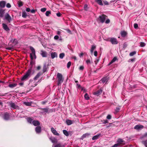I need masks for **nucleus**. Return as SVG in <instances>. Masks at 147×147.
<instances>
[{"label":"nucleus","instance_id":"20e7f679","mask_svg":"<svg viewBox=\"0 0 147 147\" xmlns=\"http://www.w3.org/2000/svg\"><path fill=\"white\" fill-rule=\"evenodd\" d=\"M39 81H38V82H36L34 81L33 80H30L29 85L32 87L36 86L38 84V82Z\"/></svg>","mask_w":147,"mask_h":147},{"label":"nucleus","instance_id":"f257e3e1","mask_svg":"<svg viewBox=\"0 0 147 147\" xmlns=\"http://www.w3.org/2000/svg\"><path fill=\"white\" fill-rule=\"evenodd\" d=\"M31 72V69H29L21 79L22 81H26L30 77Z\"/></svg>","mask_w":147,"mask_h":147},{"label":"nucleus","instance_id":"9d476101","mask_svg":"<svg viewBox=\"0 0 147 147\" xmlns=\"http://www.w3.org/2000/svg\"><path fill=\"white\" fill-rule=\"evenodd\" d=\"M144 127L143 126L141 125H136L134 127V129L137 130L141 129H143Z\"/></svg>","mask_w":147,"mask_h":147},{"label":"nucleus","instance_id":"a18cd8bd","mask_svg":"<svg viewBox=\"0 0 147 147\" xmlns=\"http://www.w3.org/2000/svg\"><path fill=\"white\" fill-rule=\"evenodd\" d=\"M47 67L46 66H44L43 67V71L44 72H45L47 71Z\"/></svg>","mask_w":147,"mask_h":147},{"label":"nucleus","instance_id":"49530a36","mask_svg":"<svg viewBox=\"0 0 147 147\" xmlns=\"http://www.w3.org/2000/svg\"><path fill=\"white\" fill-rule=\"evenodd\" d=\"M46 8H43L41 9V11L42 12H44L46 10Z\"/></svg>","mask_w":147,"mask_h":147},{"label":"nucleus","instance_id":"c03bdc74","mask_svg":"<svg viewBox=\"0 0 147 147\" xmlns=\"http://www.w3.org/2000/svg\"><path fill=\"white\" fill-rule=\"evenodd\" d=\"M71 64V63L70 61H69L67 65V68H69L70 67Z\"/></svg>","mask_w":147,"mask_h":147},{"label":"nucleus","instance_id":"58836bf2","mask_svg":"<svg viewBox=\"0 0 147 147\" xmlns=\"http://www.w3.org/2000/svg\"><path fill=\"white\" fill-rule=\"evenodd\" d=\"M62 30H61L59 29L57 32V34L59 36H60L62 32Z\"/></svg>","mask_w":147,"mask_h":147},{"label":"nucleus","instance_id":"423d86ee","mask_svg":"<svg viewBox=\"0 0 147 147\" xmlns=\"http://www.w3.org/2000/svg\"><path fill=\"white\" fill-rule=\"evenodd\" d=\"M5 19L9 22H10L12 20L11 17L7 13L5 14Z\"/></svg>","mask_w":147,"mask_h":147},{"label":"nucleus","instance_id":"4468645a","mask_svg":"<svg viewBox=\"0 0 147 147\" xmlns=\"http://www.w3.org/2000/svg\"><path fill=\"white\" fill-rule=\"evenodd\" d=\"M96 46L95 45H92L91 46L90 50L91 53L92 54L94 50L96 49Z\"/></svg>","mask_w":147,"mask_h":147},{"label":"nucleus","instance_id":"7c9ffc66","mask_svg":"<svg viewBox=\"0 0 147 147\" xmlns=\"http://www.w3.org/2000/svg\"><path fill=\"white\" fill-rule=\"evenodd\" d=\"M63 134L66 136H69V133L67 131L65 130H63Z\"/></svg>","mask_w":147,"mask_h":147},{"label":"nucleus","instance_id":"680f3d73","mask_svg":"<svg viewBox=\"0 0 147 147\" xmlns=\"http://www.w3.org/2000/svg\"><path fill=\"white\" fill-rule=\"evenodd\" d=\"M86 63L87 64H89L90 63V59H88L86 61Z\"/></svg>","mask_w":147,"mask_h":147},{"label":"nucleus","instance_id":"4c0bfd02","mask_svg":"<svg viewBox=\"0 0 147 147\" xmlns=\"http://www.w3.org/2000/svg\"><path fill=\"white\" fill-rule=\"evenodd\" d=\"M142 143L144 144L146 147H147V140L145 141H143Z\"/></svg>","mask_w":147,"mask_h":147},{"label":"nucleus","instance_id":"bb28decb","mask_svg":"<svg viewBox=\"0 0 147 147\" xmlns=\"http://www.w3.org/2000/svg\"><path fill=\"white\" fill-rule=\"evenodd\" d=\"M4 13V11L2 9H0V17L3 16Z\"/></svg>","mask_w":147,"mask_h":147},{"label":"nucleus","instance_id":"b1692460","mask_svg":"<svg viewBox=\"0 0 147 147\" xmlns=\"http://www.w3.org/2000/svg\"><path fill=\"white\" fill-rule=\"evenodd\" d=\"M66 124L68 125H70L73 123V121L69 119H67L66 121Z\"/></svg>","mask_w":147,"mask_h":147},{"label":"nucleus","instance_id":"4be33fe9","mask_svg":"<svg viewBox=\"0 0 147 147\" xmlns=\"http://www.w3.org/2000/svg\"><path fill=\"white\" fill-rule=\"evenodd\" d=\"M34 126H37L40 125V123L38 121H34L32 122Z\"/></svg>","mask_w":147,"mask_h":147},{"label":"nucleus","instance_id":"69168bd1","mask_svg":"<svg viewBox=\"0 0 147 147\" xmlns=\"http://www.w3.org/2000/svg\"><path fill=\"white\" fill-rule=\"evenodd\" d=\"M26 10L27 12H29L30 11V8L28 7L26 8Z\"/></svg>","mask_w":147,"mask_h":147},{"label":"nucleus","instance_id":"f3484780","mask_svg":"<svg viewBox=\"0 0 147 147\" xmlns=\"http://www.w3.org/2000/svg\"><path fill=\"white\" fill-rule=\"evenodd\" d=\"M6 2L4 1H0V7L3 8L5 7Z\"/></svg>","mask_w":147,"mask_h":147},{"label":"nucleus","instance_id":"2f4dec72","mask_svg":"<svg viewBox=\"0 0 147 147\" xmlns=\"http://www.w3.org/2000/svg\"><path fill=\"white\" fill-rule=\"evenodd\" d=\"M99 136L100 135H97L94 136L92 138V140H95L98 139L99 138Z\"/></svg>","mask_w":147,"mask_h":147},{"label":"nucleus","instance_id":"aec40b11","mask_svg":"<svg viewBox=\"0 0 147 147\" xmlns=\"http://www.w3.org/2000/svg\"><path fill=\"white\" fill-rule=\"evenodd\" d=\"M41 54L43 57H46L47 56V53L45 51H41Z\"/></svg>","mask_w":147,"mask_h":147},{"label":"nucleus","instance_id":"4d7b16f0","mask_svg":"<svg viewBox=\"0 0 147 147\" xmlns=\"http://www.w3.org/2000/svg\"><path fill=\"white\" fill-rule=\"evenodd\" d=\"M66 31H67V32L68 33H69L70 34H72L71 31L70 30H69V29H66Z\"/></svg>","mask_w":147,"mask_h":147},{"label":"nucleus","instance_id":"e433bc0d","mask_svg":"<svg viewBox=\"0 0 147 147\" xmlns=\"http://www.w3.org/2000/svg\"><path fill=\"white\" fill-rule=\"evenodd\" d=\"M51 14V11H47L45 13V15L46 16H49V15Z\"/></svg>","mask_w":147,"mask_h":147},{"label":"nucleus","instance_id":"393cba45","mask_svg":"<svg viewBox=\"0 0 147 147\" xmlns=\"http://www.w3.org/2000/svg\"><path fill=\"white\" fill-rule=\"evenodd\" d=\"M95 1L99 5H103V4L102 2V0H95Z\"/></svg>","mask_w":147,"mask_h":147},{"label":"nucleus","instance_id":"c9c22d12","mask_svg":"<svg viewBox=\"0 0 147 147\" xmlns=\"http://www.w3.org/2000/svg\"><path fill=\"white\" fill-rule=\"evenodd\" d=\"M27 120L28 123H31L33 120V119L31 118H28L27 119Z\"/></svg>","mask_w":147,"mask_h":147},{"label":"nucleus","instance_id":"0eeeda50","mask_svg":"<svg viewBox=\"0 0 147 147\" xmlns=\"http://www.w3.org/2000/svg\"><path fill=\"white\" fill-rule=\"evenodd\" d=\"M100 22L102 23H103L106 19V16L105 15H102L99 17Z\"/></svg>","mask_w":147,"mask_h":147},{"label":"nucleus","instance_id":"dca6fc26","mask_svg":"<svg viewBox=\"0 0 147 147\" xmlns=\"http://www.w3.org/2000/svg\"><path fill=\"white\" fill-rule=\"evenodd\" d=\"M3 25V28L4 29H5V30H6V31H8L9 30V29L7 26L5 24L3 23L2 24Z\"/></svg>","mask_w":147,"mask_h":147},{"label":"nucleus","instance_id":"1a4fd4ad","mask_svg":"<svg viewBox=\"0 0 147 147\" xmlns=\"http://www.w3.org/2000/svg\"><path fill=\"white\" fill-rule=\"evenodd\" d=\"M3 118L4 119L7 120L9 119V113H4Z\"/></svg>","mask_w":147,"mask_h":147},{"label":"nucleus","instance_id":"0e129e2a","mask_svg":"<svg viewBox=\"0 0 147 147\" xmlns=\"http://www.w3.org/2000/svg\"><path fill=\"white\" fill-rule=\"evenodd\" d=\"M110 21V20L109 19H108L106 20V21H105V23L106 24H108L109 23Z\"/></svg>","mask_w":147,"mask_h":147},{"label":"nucleus","instance_id":"6e6552de","mask_svg":"<svg viewBox=\"0 0 147 147\" xmlns=\"http://www.w3.org/2000/svg\"><path fill=\"white\" fill-rule=\"evenodd\" d=\"M110 41L113 44L116 45L118 43V41L116 38H111Z\"/></svg>","mask_w":147,"mask_h":147},{"label":"nucleus","instance_id":"37998d69","mask_svg":"<svg viewBox=\"0 0 147 147\" xmlns=\"http://www.w3.org/2000/svg\"><path fill=\"white\" fill-rule=\"evenodd\" d=\"M146 44L143 42H141L140 43V46L141 47H144L145 46Z\"/></svg>","mask_w":147,"mask_h":147},{"label":"nucleus","instance_id":"cd10ccee","mask_svg":"<svg viewBox=\"0 0 147 147\" xmlns=\"http://www.w3.org/2000/svg\"><path fill=\"white\" fill-rule=\"evenodd\" d=\"M121 34L122 37H124L127 35V33L125 31H122L121 32Z\"/></svg>","mask_w":147,"mask_h":147},{"label":"nucleus","instance_id":"473e14b6","mask_svg":"<svg viewBox=\"0 0 147 147\" xmlns=\"http://www.w3.org/2000/svg\"><path fill=\"white\" fill-rule=\"evenodd\" d=\"M18 3L19 7H21L23 5V2L21 1H18Z\"/></svg>","mask_w":147,"mask_h":147},{"label":"nucleus","instance_id":"c85d7f7f","mask_svg":"<svg viewBox=\"0 0 147 147\" xmlns=\"http://www.w3.org/2000/svg\"><path fill=\"white\" fill-rule=\"evenodd\" d=\"M17 86L16 84H12L9 85V87L11 88H13Z\"/></svg>","mask_w":147,"mask_h":147},{"label":"nucleus","instance_id":"de8ad7c7","mask_svg":"<svg viewBox=\"0 0 147 147\" xmlns=\"http://www.w3.org/2000/svg\"><path fill=\"white\" fill-rule=\"evenodd\" d=\"M134 27L135 28L137 29L138 28V24L136 23H135L134 24Z\"/></svg>","mask_w":147,"mask_h":147},{"label":"nucleus","instance_id":"e2e57ef3","mask_svg":"<svg viewBox=\"0 0 147 147\" xmlns=\"http://www.w3.org/2000/svg\"><path fill=\"white\" fill-rule=\"evenodd\" d=\"M56 15L58 17H59L61 16V14L59 13H57Z\"/></svg>","mask_w":147,"mask_h":147},{"label":"nucleus","instance_id":"39448f33","mask_svg":"<svg viewBox=\"0 0 147 147\" xmlns=\"http://www.w3.org/2000/svg\"><path fill=\"white\" fill-rule=\"evenodd\" d=\"M10 105L11 108L13 109H19V107L17 105H16L15 103L12 102H11L9 103Z\"/></svg>","mask_w":147,"mask_h":147},{"label":"nucleus","instance_id":"a19ab883","mask_svg":"<svg viewBox=\"0 0 147 147\" xmlns=\"http://www.w3.org/2000/svg\"><path fill=\"white\" fill-rule=\"evenodd\" d=\"M136 53V52L135 51H133L130 53L129 54V55L131 56H133Z\"/></svg>","mask_w":147,"mask_h":147},{"label":"nucleus","instance_id":"6ab92c4d","mask_svg":"<svg viewBox=\"0 0 147 147\" xmlns=\"http://www.w3.org/2000/svg\"><path fill=\"white\" fill-rule=\"evenodd\" d=\"M50 140L53 143L57 142V140L54 137H51L49 138Z\"/></svg>","mask_w":147,"mask_h":147},{"label":"nucleus","instance_id":"f03ea898","mask_svg":"<svg viewBox=\"0 0 147 147\" xmlns=\"http://www.w3.org/2000/svg\"><path fill=\"white\" fill-rule=\"evenodd\" d=\"M57 85L59 86L60 85L63 81V79L62 77V74L60 73H58L57 74Z\"/></svg>","mask_w":147,"mask_h":147},{"label":"nucleus","instance_id":"09e8293b","mask_svg":"<svg viewBox=\"0 0 147 147\" xmlns=\"http://www.w3.org/2000/svg\"><path fill=\"white\" fill-rule=\"evenodd\" d=\"M59 36L58 35H56L54 37V39L55 40H57L59 38Z\"/></svg>","mask_w":147,"mask_h":147},{"label":"nucleus","instance_id":"f704fd0d","mask_svg":"<svg viewBox=\"0 0 147 147\" xmlns=\"http://www.w3.org/2000/svg\"><path fill=\"white\" fill-rule=\"evenodd\" d=\"M84 97L86 99L88 100L89 99V97L88 94L86 93L84 95Z\"/></svg>","mask_w":147,"mask_h":147},{"label":"nucleus","instance_id":"ddd939ff","mask_svg":"<svg viewBox=\"0 0 147 147\" xmlns=\"http://www.w3.org/2000/svg\"><path fill=\"white\" fill-rule=\"evenodd\" d=\"M35 131L36 133L39 134L41 132V128L40 126H38L36 127Z\"/></svg>","mask_w":147,"mask_h":147},{"label":"nucleus","instance_id":"72a5a7b5","mask_svg":"<svg viewBox=\"0 0 147 147\" xmlns=\"http://www.w3.org/2000/svg\"><path fill=\"white\" fill-rule=\"evenodd\" d=\"M65 56V54L63 53H62L60 54L59 57L60 59H62Z\"/></svg>","mask_w":147,"mask_h":147},{"label":"nucleus","instance_id":"603ef678","mask_svg":"<svg viewBox=\"0 0 147 147\" xmlns=\"http://www.w3.org/2000/svg\"><path fill=\"white\" fill-rule=\"evenodd\" d=\"M120 110V109L118 107H117L115 110V111L116 113L118 112Z\"/></svg>","mask_w":147,"mask_h":147},{"label":"nucleus","instance_id":"774afa93","mask_svg":"<svg viewBox=\"0 0 147 147\" xmlns=\"http://www.w3.org/2000/svg\"><path fill=\"white\" fill-rule=\"evenodd\" d=\"M99 60L98 59H96L95 61H94V63L96 65L98 61Z\"/></svg>","mask_w":147,"mask_h":147},{"label":"nucleus","instance_id":"13d9d810","mask_svg":"<svg viewBox=\"0 0 147 147\" xmlns=\"http://www.w3.org/2000/svg\"><path fill=\"white\" fill-rule=\"evenodd\" d=\"M43 110L45 112H47L48 111V109L47 108H44Z\"/></svg>","mask_w":147,"mask_h":147},{"label":"nucleus","instance_id":"338daca9","mask_svg":"<svg viewBox=\"0 0 147 147\" xmlns=\"http://www.w3.org/2000/svg\"><path fill=\"white\" fill-rule=\"evenodd\" d=\"M30 11L32 13H34L35 12V10L34 9H32L30 10Z\"/></svg>","mask_w":147,"mask_h":147},{"label":"nucleus","instance_id":"864d4df0","mask_svg":"<svg viewBox=\"0 0 147 147\" xmlns=\"http://www.w3.org/2000/svg\"><path fill=\"white\" fill-rule=\"evenodd\" d=\"M135 60V58H133V59H129L128 60V61L129 62H133Z\"/></svg>","mask_w":147,"mask_h":147},{"label":"nucleus","instance_id":"c756f323","mask_svg":"<svg viewBox=\"0 0 147 147\" xmlns=\"http://www.w3.org/2000/svg\"><path fill=\"white\" fill-rule=\"evenodd\" d=\"M90 135V134L88 133H87L84 134L82 137V139H83L84 138H86L87 136H88Z\"/></svg>","mask_w":147,"mask_h":147},{"label":"nucleus","instance_id":"79ce46f5","mask_svg":"<svg viewBox=\"0 0 147 147\" xmlns=\"http://www.w3.org/2000/svg\"><path fill=\"white\" fill-rule=\"evenodd\" d=\"M24 103L26 106H29L31 105V104L28 102H24Z\"/></svg>","mask_w":147,"mask_h":147},{"label":"nucleus","instance_id":"052dcab7","mask_svg":"<svg viewBox=\"0 0 147 147\" xmlns=\"http://www.w3.org/2000/svg\"><path fill=\"white\" fill-rule=\"evenodd\" d=\"M84 67L83 66H81L80 67L79 69L80 70H83L84 69Z\"/></svg>","mask_w":147,"mask_h":147},{"label":"nucleus","instance_id":"bf43d9fd","mask_svg":"<svg viewBox=\"0 0 147 147\" xmlns=\"http://www.w3.org/2000/svg\"><path fill=\"white\" fill-rule=\"evenodd\" d=\"M108 123V121L107 120H104V122H103V123L104 124H105Z\"/></svg>","mask_w":147,"mask_h":147},{"label":"nucleus","instance_id":"3c124183","mask_svg":"<svg viewBox=\"0 0 147 147\" xmlns=\"http://www.w3.org/2000/svg\"><path fill=\"white\" fill-rule=\"evenodd\" d=\"M94 55L95 57H97L98 55V52L97 51H95L94 52Z\"/></svg>","mask_w":147,"mask_h":147},{"label":"nucleus","instance_id":"a211bd4d","mask_svg":"<svg viewBox=\"0 0 147 147\" xmlns=\"http://www.w3.org/2000/svg\"><path fill=\"white\" fill-rule=\"evenodd\" d=\"M102 92V90H98L96 92H94L93 94L94 95H96L98 96L100 95Z\"/></svg>","mask_w":147,"mask_h":147},{"label":"nucleus","instance_id":"6e6d98bb","mask_svg":"<svg viewBox=\"0 0 147 147\" xmlns=\"http://www.w3.org/2000/svg\"><path fill=\"white\" fill-rule=\"evenodd\" d=\"M6 7L8 8H9L11 7V5L9 3H8L6 5Z\"/></svg>","mask_w":147,"mask_h":147},{"label":"nucleus","instance_id":"8fccbe9b","mask_svg":"<svg viewBox=\"0 0 147 147\" xmlns=\"http://www.w3.org/2000/svg\"><path fill=\"white\" fill-rule=\"evenodd\" d=\"M103 3H104V4L105 5H109V3L107 1H103Z\"/></svg>","mask_w":147,"mask_h":147},{"label":"nucleus","instance_id":"5701e85b","mask_svg":"<svg viewBox=\"0 0 147 147\" xmlns=\"http://www.w3.org/2000/svg\"><path fill=\"white\" fill-rule=\"evenodd\" d=\"M51 58L53 59L54 58L57 57V54L55 52L52 53L51 54Z\"/></svg>","mask_w":147,"mask_h":147},{"label":"nucleus","instance_id":"a878e982","mask_svg":"<svg viewBox=\"0 0 147 147\" xmlns=\"http://www.w3.org/2000/svg\"><path fill=\"white\" fill-rule=\"evenodd\" d=\"M117 60V58L116 57H114L113 59L112 60V61L109 63V65H110L112 64L113 63L115 62L116 60Z\"/></svg>","mask_w":147,"mask_h":147},{"label":"nucleus","instance_id":"9b49d317","mask_svg":"<svg viewBox=\"0 0 147 147\" xmlns=\"http://www.w3.org/2000/svg\"><path fill=\"white\" fill-rule=\"evenodd\" d=\"M51 130L52 132L54 135L57 136H59V134L57 132V131L54 129V128H51Z\"/></svg>","mask_w":147,"mask_h":147},{"label":"nucleus","instance_id":"7ed1b4c3","mask_svg":"<svg viewBox=\"0 0 147 147\" xmlns=\"http://www.w3.org/2000/svg\"><path fill=\"white\" fill-rule=\"evenodd\" d=\"M30 49L32 51V53H30V56L31 59L32 60L34 58H36V56L35 55V52L34 49L32 47H30Z\"/></svg>","mask_w":147,"mask_h":147},{"label":"nucleus","instance_id":"ea45409f","mask_svg":"<svg viewBox=\"0 0 147 147\" xmlns=\"http://www.w3.org/2000/svg\"><path fill=\"white\" fill-rule=\"evenodd\" d=\"M22 17L24 18H26L27 16V14L25 12H23L22 13Z\"/></svg>","mask_w":147,"mask_h":147},{"label":"nucleus","instance_id":"5fc2aeb1","mask_svg":"<svg viewBox=\"0 0 147 147\" xmlns=\"http://www.w3.org/2000/svg\"><path fill=\"white\" fill-rule=\"evenodd\" d=\"M107 119H111V116L110 115H107Z\"/></svg>","mask_w":147,"mask_h":147},{"label":"nucleus","instance_id":"f8f14e48","mask_svg":"<svg viewBox=\"0 0 147 147\" xmlns=\"http://www.w3.org/2000/svg\"><path fill=\"white\" fill-rule=\"evenodd\" d=\"M42 74L41 72H39L38 73L36 76L34 78L33 80L35 81L39 77L42 75Z\"/></svg>","mask_w":147,"mask_h":147},{"label":"nucleus","instance_id":"412c9836","mask_svg":"<svg viewBox=\"0 0 147 147\" xmlns=\"http://www.w3.org/2000/svg\"><path fill=\"white\" fill-rule=\"evenodd\" d=\"M65 146L64 145H61V144H58L56 145L53 144L52 147H64Z\"/></svg>","mask_w":147,"mask_h":147},{"label":"nucleus","instance_id":"2eb2a0df","mask_svg":"<svg viewBox=\"0 0 147 147\" xmlns=\"http://www.w3.org/2000/svg\"><path fill=\"white\" fill-rule=\"evenodd\" d=\"M108 80V78L107 77H105L103 78L100 82H101L103 83H107Z\"/></svg>","mask_w":147,"mask_h":147}]
</instances>
